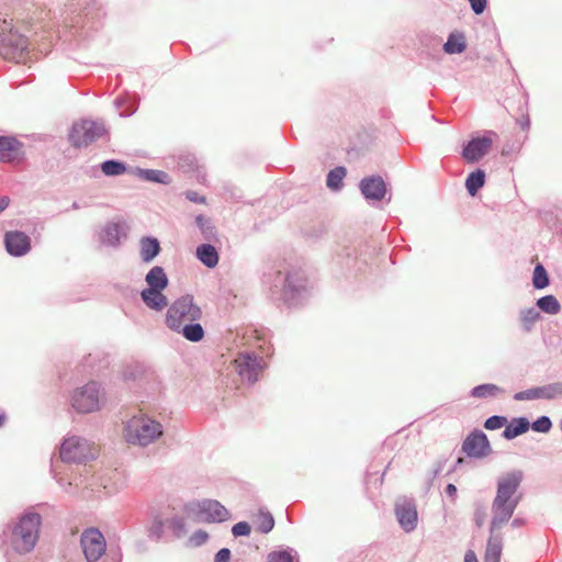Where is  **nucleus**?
Listing matches in <instances>:
<instances>
[{"label": "nucleus", "mask_w": 562, "mask_h": 562, "mask_svg": "<svg viewBox=\"0 0 562 562\" xmlns=\"http://www.w3.org/2000/svg\"><path fill=\"white\" fill-rule=\"evenodd\" d=\"M493 132H487L483 136L471 138L462 149V157L471 164L481 160L491 149L493 140L491 135Z\"/></svg>", "instance_id": "9b49d317"}, {"label": "nucleus", "mask_w": 562, "mask_h": 562, "mask_svg": "<svg viewBox=\"0 0 562 562\" xmlns=\"http://www.w3.org/2000/svg\"><path fill=\"white\" fill-rule=\"evenodd\" d=\"M420 43L425 47H429L435 52H439L441 46V38L432 34H424L420 36Z\"/></svg>", "instance_id": "e433bc0d"}, {"label": "nucleus", "mask_w": 562, "mask_h": 562, "mask_svg": "<svg viewBox=\"0 0 562 562\" xmlns=\"http://www.w3.org/2000/svg\"><path fill=\"white\" fill-rule=\"evenodd\" d=\"M250 531H251V528H250L249 524L246 521L237 522L236 525H234V527L232 529V532L235 537L248 536L250 533Z\"/></svg>", "instance_id": "79ce46f5"}, {"label": "nucleus", "mask_w": 562, "mask_h": 562, "mask_svg": "<svg viewBox=\"0 0 562 562\" xmlns=\"http://www.w3.org/2000/svg\"><path fill=\"white\" fill-rule=\"evenodd\" d=\"M144 303L151 310L161 311L168 305V299L160 289L147 288L140 293Z\"/></svg>", "instance_id": "6ab92c4d"}, {"label": "nucleus", "mask_w": 562, "mask_h": 562, "mask_svg": "<svg viewBox=\"0 0 562 562\" xmlns=\"http://www.w3.org/2000/svg\"><path fill=\"white\" fill-rule=\"evenodd\" d=\"M97 449L86 439L80 437H69L65 439L60 447V458L66 462H83L93 458Z\"/></svg>", "instance_id": "0eeeda50"}, {"label": "nucleus", "mask_w": 562, "mask_h": 562, "mask_svg": "<svg viewBox=\"0 0 562 562\" xmlns=\"http://www.w3.org/2000/svg\"><path fill=\"white\" fill-rule=\"evenodd\" d=\"M207 538H209V535L205 531L199 530L190 537V541L194 546H201L207 540Z\"/></svg>", "instance_id": "c03bdc74"}, {"label": "nucleus", "mask_w": 562, "mask_h": 562, "mask_svg": "<svg viewBox=\"0 0 562 562\" xmlns=\"http://www.w3.org/2000/svg\"><path fill=\"white\" fill-rule=\"evenodd\" d=\"M529 426L528 419L524 417L514 418L508 425L506 424L503 436L508 440L514 439L525 434L529 429Z\"/></svg>", "instance_id": "5701e85b"}, {"label": "nucleus", "mask_w": 562, "mask_h": 562, "mask_svg": "<svg viewBox=\"0 0 562 562\" xmlns=\"http://www.w3.org/2000/svg\"><path fill=\"white\" fill-rule=\"evenodd\" d=\"M31 237L21 231L7 232L3 246H31Z\"/></svg>", "instance_id": "c85d7f7f"}, {"label": "nucleus", "mask_w": 562, "mask_h": 562, "mask_svg": "<svg viewBox=\"0 0 562 562\" xmlns=\"http://www.w3.org/2000/svg\"><path fill=\"white\" fill-rule=\"evenodd\" d=\"M551 426V420L548 417L542 416L532 424V429L539 432H548Z\"/></svg>", "instance_id": "a19ab883"}, {"label": "nucleus", "mask_w": 562, "mask_h": 562, "mask_svg": "<svg viewBox=\"0 0 562 562\" xmlns=\"http://www.w3.org/2000/svg\"><path fill=\"white\" fill-rule=\"evenodd\" d=\"M146 282L150 289L165 290L168 285L167 276L161 267H154L146 276Z\"/></svg>", "instance_id": "b1692460"}, {"label": "nucleus", "mask_w": 562, "mask_h": 562, "mask_svg": "<svg viewBox=\"0 0 562 562\" xmlns=\"http://www.w3.org/2000/svg\"><path fill=\"white\" fill-rule=\"evenodd\" d=\"M273 526H274V519L271 514L260 512L257 515L256 528L258 531H260L262 533H268L269 531L272 530Z\"/></svg>", "instance_id": "72a5a7b5"}, {"label": "nucleus", "mask_w": 562, "mask_h": 562, "mask_svg": "<svg viewBox=\"0 0 562 562\" xmlns=\"http://www.w3.org/2000/svg\"><path fill=\"white\" fill-rule=\"evenodd\" d=\"M137 175L145 181L169 184L171 182V177L169 173L162 170L156 169H137Z\"/></svg>", "instance_id": "a878e982"}, {"label": "nucleus", "mask_w": 562, "mask_h": 562, "mask_svg": "<svg viewBox=\"0 0 562 562\" xmlns=\"http://www.w3.org/2000/svg\"><path fill=\"white\" fill-rule=\"evenodd\" d=\"M470 3L471 10L476 14H482L487 7V0H468Z\"/></svg>", "instance_id": "37998d69"}, {"label": "nucleus", "mask_w": 562, "mask_h": 562, "mask_svg": "<svg viewBox=\"0 0 562 562\" xmlns=\"http://www.w3.org/2000/svg\"><path fill=\"white\" fill-rule=\"evenodd\" d=\"M161 435V425L145 415L133 416L124 428V438L132 445L147 446Z\"/></svg>", "instance_id": "7ed1b4c3"}, {"label": "nucleus", "mask_w": 562, "mask_h": 562, "mask_svg": "<svg viewBox=\"0 0 562 562\" xmlns=\"http://www.w3.org/2000/svg\"><path fill=\"white\" fill-rule=\"evenodd\" d=\"M115 104H116V105H119V104H120V99H119V98H116V99H115Z\"/></svg>", "instance_id": "13d9d810"}, {"label": "nucleus", "mask_w": 562, "mask_h": 562, "mask_svg": "<svg viewBox=\"0 0 562 562\" xmlns=\"http://www.w3.org/2000/svg\"><path fill=\"white\" fill-rule=\"evenodd\" d=\"M540 314L535 308L525 310L520 314V319L527 330L539 319Z\"/></svg>", "instance_id": "c9c22d12"}, {"label": "nucleus", "mask_w": 562, "mask_h": 562, "mask_svg": "<svg viewBox=\"0 0 562 562\" xmlns=\"http://www.w3.org/2000/svg\"><path fill=\"white\" fill-rule=\"evenodd\" d=\"M446 493H447L449 496H451V497L456 496V494H457V487H456V485H453V484H448V485H447V487H446Z\"/></svg>", "instance_id": "5fc2aeb1"}, {"label": "nucleus", "mask_w": 562, "mask_h": 562, "mask_svg": "<svg viewBox=\"0 0 562 562\" xmlns=\"http://www.w3.org/2000/svg\"><path fill=\"white\" fill-rule=\"evenodd\" d=\"M101 170L105 176H120L126 171V165L119 160L109 159L101 164Z\"/></svg>", "instance_id": "2f4dec72"}, {"label": "nucleus", "mask_w": 562, "mask_h": 562, "mask_svg": "<svg viewBox=\"0 0 562 562\" xmlns=\"http://www.w3.org/2000/svg\"><path fill=\"white\" fill-rule=\"evenodd\" d=\"M464 562H479L474 551L469 550L464 555Z\"/></svg>", "instance_id": "603ef678"}, {"label": "nucleus", "mask_w": 562, "mask_h": 562, "mask_svg": "<svg viewBox=\"0 0 562 562\" xmlns=\"http://www.w3.org/2000/svg\"><path fill=\"white\" fill-rule=\"evenodd\" d=\"M196 257L210 268L215 267L218 262L216 248H196Z\"/></svg>", "instance_id": "473e14b6"}, {"label": "nucleus", "mask_w": 562, "mask_h": 562, "mask_svg": "<svg viewBox=\"0 0 562 562\" xmlns=\"http://www.w3.org/2000/svg\"><path fill=\"white\" fill-rule=\"evenodd\" d=\"M30 248H7L8 252L14 257L26 255Z\"/></svg>", "instance_id": "8fccbe9b"}, {"label": "nucleus", "mask_w": 562, "mask_h": 562, "mask_svg": "<svg viewBox=\"0 0 562 562\" xmlns=\"http://www.w3.org/2000/svg\"><path fill=\"white\" fill-rule=\"evenodd\" d=\"M4 422H5V415L0 414V427L3 426Z\"/></svg>", "instance_id": "6e6d98bb"}, {"label": "nucleus", "mask_w": 562, "mask_h": 562, "mask_svg": "<svg viewBox=\"0 0 562 562\" xmlns=\"http://www.w3.org/2000/svg\"><path fill=\"white\" fill-rule=\"evenodd\" d=\"M184 195L190 202L205 203V196L200 195L196 191L189 190L184 193Z\"/></svg>", "instance_id": "49530a36"}, {"label": "nucleus", "mask_w": 562, "mask_h": 562, "mask_svg": "<svg viewBox=\"0 0 562 562\" xmlns=\"http://www.w3.org/2000/svg\"><path fill=\"white\" fill-rule=\"evenodd\" d=\"M502 393V389L495 384H481L472 389L471 395L476 398L495 397Z\"/></svg>", "instance_id": "c756f323"}, {"label": "nucleus", "mask_w": 562, "mask_h": 562, "mask_svg": "<svg viewBox=\"0 0 562 562\" xmlns=\"http://www.w3.org/2000/svg\"><path fill=\"white\" fill-rule=\"evenodd\" d=\"M24 144L14 136H0V161L21 162L24 159Z\"/></svg>", "instance_id": "4468645a"}, {"label": "nucleus", "mask_w": 562, "mask_h": 562, "mask_svg": "<svg viewBox=\"0 0 562 562\" xmlns=\"http://www.w3.org/2000/svg\"><path fill=\"white\" fill-rule=\"evenodd\" d=\"M462 450L469 457L483 458L490 453L491 446L484 432L474 431L463 441Z\"/></svg>", "instance_id": "2eb2a0df"}, {"label": "nucleus", "mask_w": 562, "mask_h": 562, "mask_svg": "<svg viewBox=\"0 0 562 562\" xmlns=\"http://www.w3.org/2000/svg\"><path fill=\"white\" fill-rule=\"evenodd\" d=\"M202 310L194 302L192 295H183L177 299L166 314L167 326L180 333L187 340L201 341L204 338V329L199 323L202 318Z\"/></svg>", "instance_id": "f257e3e1"}, {"label": "nucleus", "mask_w": 562, "mask_h": 562, "mask_svg": "<svg viewBox=\"0 0 562 562\" xmlns=\"http://www.w3.org/2000/svg\"><path fill=\"white\" fill-rule=\"evenodd\" d=\"M195 223L205 238V243H202L199 246H212V243L217 241L215 227L213 226L210 218L205 217L204 215H198L195 217Z\"/></svg>", "instance_id": "4be33fe9"}, {"label": "nucleus", "mask_w": 562, "mask_h": 562, "mask_svg": "<svg viewBox=\"0 0 562 562\" xmlns=\"http://www.w3.org/2000/svg\"><path fill=\"white\" fill-rule=\"evenodd\" d=\"M522 475L520 472H510L503 475L497 483V499H503L507 502H514L515 505H518L520 501V495H517V490L520 485Z\"/></svg>", "instance_id": "f8f14e48"}, {"label": "nucleus", "mask_w": 562, "mask_h": 562, "mask_svg": "<svg viewBox=\"0 0 562 562\" xmlns=\"http://www.w3.org/2000/svg\"><path fill=\"white\" fill-rule=\"evenodd\" d=\"M10 204V199L5 195L0 196V213H2Z\"/></svg>", "instance_id": "864d4df0"}, {"label": "nucleus", "mask_w": 562, "mask_h": 562, "mask_svg": "<svg viewBox=\"0 0 562 562\" xmlns=\"http://www.w3.org/2000/svg\"><path fill=\"white\" fill-rule=\"evenodd\" d=\"M558 393V386L548 385L542 387H533L515 394L517 401H528L535 398H552Z\"/></svg>", "instance_id": "aec40b11"}, {"label": "nucleus", "mask_w": 562, "mask_h": 562, "mask_svg": "<svg viewBox=\"0 0 562 562\" xmlns=\"http://www.w3.org/2000/svg\"><path fill=\"white\" fill-rule=\"evenodd\" d=\"M400 525L406 530L411 531L416 527L417 512L414 505L403 503L396 505L395 509Z\"/></svg>", "instance_id": "a211bd4d"}, {"label": "nucleus", "mask_w": 562, "mask_h": 562, "mask_svg": "<svg viewBox=\"0 0 562 562\" xmlns=\"http://www.w3.org/2000/svg\"><path fill=\"white\" fill-rule=\"evenodd\" d=\"M81 547L89 562L98 561L105 551V540L97 529L86 530L81 536Z\"/></svg>", "instance_id": "1a4fd4ad"}, {"label": "nucleus", "mask_w": 562, "mask_h": 562, "mask_svg": "<svg viewBox=\"0 0 562 562\" xmlns=\"http://www.w3.org/2000/svg\"><path fill=\"white\" fill-rule=\"evenodd\" d=\"M506 424H507L506 417L495 415L485 420L484 427L487 430H495V429H499V428L506 426Z\"/></svg>", "instance_id": "4c0bfd02"}, {"label": "nucleus", "mask_w": 562, "mask_h": 562, "mask_svg": "<svg viewBox=\"0 0 562 562\" xmlns=\"http://www.w3.org/2000/svg\"><path fill=\"white\" fill-rule=\"evenodd\" d=\"M127 235V225L124 222H110L101 233V240L108 246H116L122 243Z\"/></svg>", "instance_id": "f3484780"}, {"label": "nucleus", "mask_w": 562, "mask_h": 562, "mask_svg": "<svg viewBox=\"0 0 562 562\" xmlns=\"http://www.w3.org/2000/svg\"><path fill=\"white\" fill-rule=\"evenodd\" d=\"M41 516L38 514H27L23 516L12 531L11 543L19 553L30 552L38 538V528Z\"/></svg>", "instance_id": "20e7f679"}, {"label": "nucleus", "mask_w": 562, "mask_h": 562, "mask_svg": "<svg viewBox=\"0 0 562 562\" xmlns=\"http://www.w3.org/2000/svg\"><path fill=\"white\" fill-rule=\"evenodd\" d=\"M233 367L241 380L252 384L258 381L259 375L266 368V362L259 356L243 352L235 358Z\"/></svg>", "instance_id": "423d86ee"}, {"label": "nucleus", "mask_w": 562, "mask_h": 562, "mask_svg": "<svg viewBox=\"0 0 562 562\" xmlns=\"http://www.w3.org/2000/svg\"><path fill=\"white\" fill-rule=\"evenodd\" d=\"M139 246H160V243L156 237L144 236L139 241Z\"/></svg>", "instance_id": "09e8293b"}, {"label": "nucleus", "mask_w": 562, "mask_h": 562, "mask_svg": "<svg viewBox=\"0 0 562 562\" xmlns=\"http://www.w3.org/2000/svg\"><path fill=\"white\" fill-rule=\"evenodd\" d=\"M231 558V551L226 548L221 549L215 555V562H228Z\"/></svg>", "instance_id": "de8ad7c7"}, {"label": "nucleus", "mask_w": 562, "mask_h": 562, "mask_svg": "<svg viewBox=\"0 0 562 562\" xmlns=\"http://www.w3.org/2000/svg\"><path fill=\"white\" fill-rule=\"evenodd\" d=\"M196 519L201 522H222L228 519V510L217 501L206 499L196 505Z\"/></svg>", "instance_id": "9d476101"}, {"label": "nucleus", "mask_w": 562, "mask_h": 562, "mask_svg": "<svg viewBox=\"0 0 562 562\" xmlns=\"http://www.w3.org/2000/svg\"><path fill=\"white\" fill-rule=\"evenodd\" d=\"M532 283L536 289H543L549 284L548 274L543 266H536L533 270Z\"/></svg>", "instance_id": "f704fd0d"}, {"label": "nucleus", "mask_w": 562, "mask_h": 562, "mask_svg": "<svg viewBox=\"0 0 562 562\" xmlns=\"http://www.w3.org/2000/svg\"><path fill=\"white\" fill-rule=\"evenodd\" d=\"M485 521V512L483 509H477L475 512V522L479 527H482Z\"/></svg>", "instance_id": "3c124183"}, {"label": "nucleus", "mask_w": 562, "mask_h": 562, "mask_svg": "<svg viewBox=\"0 0 562 562\" xmlns=\"http://www.w3.org/2000/svg\"><path fill=\"white\" fill-rule=\"evenodd\" d=\"M359 189L368 201H382L387 192L386 183L379 175L362 178L359 182Z\"/></svg>", "instance_id": "ddd939ff"}, {"label": "nucleus", "mask_w": 562, "mask_h": 562, "mask_svg": "<svg viewBox=\"0 0 562 562\" xmlns=\"http://www.w3.org/2000/svg\"><path fill=\"white\" fill-rule=\"evenodd\" d=\"M268 562H293V558L286 551H274L268 555Z\"/></svg>", "instance_id": "58836bf2"}, {"label": "nucleus", "mask_w": 562, "mask_h": 562, "mask_svg": "<svg viewBox=\"0 0 562 562\" xmlns=\"http://www.w3.org/2000/svg\"><path fill=\"white\" fill-rule=\"evenodd\" d=\"M516 507L517 505H515L514 502L494 498L492 505L493 518L491 521V532H494L507 522L512 518Z\"/></svg>", "instance_id": "dca6fc26"}, {"label": "nucleus", "mask_w": 562, "mask_h": 562, "mask_svg": "<svg viewBox=\"0 0 562 562\" xmlns=\"http://www.w3.org/2000/svg\"><path fill=\"white\" fill-rule=\"evenodd\" d=\"M106 133L102 122L82 120L75 123L69 133V142L76 148L87 147Z\"/></svg>", "instance_id": "39448f33"}, {"label": "nucleus", "mask_w": 562, "mask_h": 562, "mask_svg": "<svg viewBox=\"0 0 562 562\" xmlns=\"http://www.w3.org/2000/svg\"><path fill=\"white\" fill-rule=\"evenodd\" d=\"M160 248H143L142 250V259L145 261V262H148L150 260H153L159 252Z\"/></svg>", "instance_id": "a18cd8bd"}, {"label": "nucleus", "mask_w": 562, "mask_h": 562, "mask_svg": "<svg viewBox=\"0 0 562 562\" xmlns=\"http://www.w3.org/2000/svg\"><path fill=\"white\" fill-rule=\"evenodd\" d=\"M485 183V172L482 169H476L471 172L465 179V188L471 196H475L481 188Z\"/></svg>", "instance_id": "393cba45"}, {"label": "nucleus", "mask_w": 562, "mask_h": 562, "mask_svg": "<svg viewBox=\"0 0 562 562\" xmlns=\"http://www.w3.org/2000/svg\"><path fill=\"white\" fill-rule=\"evenodd\" d=\"M442 49L446 54L454 55L461 54L467 49V40L463 32H451L447 38V42L442 45Z\"/></svg>", "instance_id": "412c9836"}, {"label": "nucleus", "mask_w": 562, "mask_h": 562, "mask_svg": "<svg viewBox=\"0 0 562 562\" xmlns=\"http://www.w3.org/2000/svg\"><path fill=\"white\" fill-rule=\"evenodd\" d=\"M561 215H562V212L559 211V210H557L555 212H544L543 216H542V220L546 221V222H550V221L554 220L555 221L554 222L555 231L560 232L561 231V225H562Z\"/></svg>", "instance_id": "ea45409f"}, {"label": "nucleus", "mask_w": 562, "mask_h": 562, "mask_svg": "<svg viewBox=\"0 0 562 562\" xmlns=\"http://www.w3.org/2000/svg\"><path fill=\"white\" fill-rule=\"evenodd\" d=\"M502 541L498 538L491 537L487 541L484 562H501Z\"/></svg>", "instance_id": "cd10ccee"}, {"label": "nucleus", "mask_w": 562, "mask_h": 562, "mask_svg": "<svg viewBox=\"0 0 562 562\" xmlns=\"http://www.w3.org/2000/svg\"><path fill=\"white\" fill-rule=\"evenodd\" d=\"M346 173L347 170L345 167H335L327 173L326 186L333 191H339L344 186Z\"/></svg>", "instance_id": "bb28decb"}, {"label": "nucleus", "mask_w": 562, "mask_h": 562, "mask_svg": "<svg viewBox=\"0 0 562 562\" xmlns=\"http://www.w3.org/2000/svg\"><path fill=\"white\" fill-rule=\"evenodd\" d=\"M100 387L95 382H89L81 389L75 391L72 395V406L80 413H90L97 411L100 406Z\"/></svg>", "instance_id": "6e6552de"}, {"label": "nucleus", "mask_w": 562, "mask_h": 562, "mask_svg": "<svg viewBox=\"0 0 562 562\" xmlns=\"http://www.w3.org/2000/svg\"><path fill=\"white\" fill-rule=\"evenodd\" d=\"M11 21L7 13H0V55L4 59L22 63L29 54V40L14 29Z\"/></svg>", "instance_id": "f03ea898"}, {"label": "nucleus", "mask_w": 562, "mask_h": 562, "mask_svg": "<svg viewBox=\"0 0 562 562\" xmlns=\"http://www.w3.org/2000/svg\"><path fill=\"white\" fill-rule=\"evenodd\" d=\"M537 305L541 311L551 315L558 314L561 310L559 301L553 295H546L539 299Z\"/></svg>", "instance_id": "7c9ffc66"}, {"label": "nucleus", "mask_w": 562, "mask_h": 562, "mask_svg": "<svg viewBox=\"0 0 562 562\" xmlns=\"http://www.w3.org/2000/svg\"><path fill=\"white\" fill-rule=\"evenodd\" d=\"M71 207H72L74 210H77V209H79V205H78V203H77V202H74Z\"/></svg>", "instance_id": "4d7b16f0"}]
</instances>
